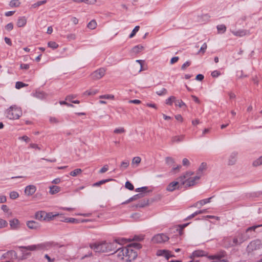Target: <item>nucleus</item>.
Instances as JSON below:
<instances>
[{"label":"nucleus","mask_w":262,"mask_h":262,"mask_svg":"<svg viewBox=\"0 0 262 262\" xmlns=\"http://www.w3.org/2000/svg\"><path fill=\"white\" fill-rule=\"evenodd\" d=\"M124 241H126L125 238L116 239L113 243H107L103 242L102 243H95L91 245V248L95 252H109L115 251L117 248V244L121 245Z\"/></svg>","instance_id":"obj_1"},{"label":"nucleus","mask_w":262,"mask_h":262,"mask_svg":"<svg viewBox=\"0 0 262 262\" xmlns=\"http://www.w3.org/2000/svg\"><path fill=\"white\" fill-rule=\"evenodd\" d=\"M52 245L51 242H45L37 245H33L28 246H21L20 249L29 251H36L41 250H48Z\"/></svg>","instance_id":"obj_2"},{"label":"nucleus","mask_w":262,"mask_h":262,"mask_svg":"<svg viewBox=\"0 0 262 262\" xmlns=\"http://www.w3.org/2000/svg\"><path fill=\"white\" fill-rule=\"evenodd\" d=\"M22 115L20 108L15 105L10 106L7 111V117L10 119H17Z\"/></svg>","instance_id":"obj_3"},{"label":"nucleus","mask_w":262,"mask_h":262,"mask_svg":"<svg viewBox=\"0 0 262 262\" xmlns=\"http://www.w3.org/2000/svg\"><path fill=\"white\" fill-rule=\"evenodd\" d=\"M123 250L125 253L124 260L126 261H132L137 257V252L133 250L131 246L124 247Z\"/></svg>","instance_id":"obj_4"},{"label":"nucleus","mask_w":262,"mask_h":262,"mask_svg":"<svg viewBox=\"0 0 262 262\" xmlns=\"http://www.w3.org/2000/svg\"><path fill=\"white\" fill-rule=\"evenodd\" d=\"M262 248V241L259 239H255L251 241L247 247V252L248 253H252L255 250Z\"/></svg>","instance_id":"obj_5"},{"label":"nucleus","mask_w":262,"mask_h":262,"mask_svg":"<svg viewBox=\"0 0 262 262\" xmlns=\"http://www.w3.org/2000/svg\"><path fill=\"white\" fill-rule=\"evenodd\" d=\"M249 236L247 237L245 234L239 232L236 234L235 236L232 237L233 243L235 246L241 245L243 243L246 241Z\"/></svg>","instance_id":"obj_6"},{"label":"nucleus","mask_w":262,"mask_h":262,"mask_svg":"<svg viewBox=\"0 0 262 262\" xmlns=\"http://www.w3.org/2000/svg\"><path fill=\"white\" fill-rule=\"evenodd\" d=\"M168 236L164 233H159L155 235L152 238V242L156 244H161L168 241L169 239Z\"/></svg>","instance_id":"obj_7"},{"label":"nucleus","mask_w":262,"mask_h":262,"mask_svg":"<svg viewBox=\"0 0 262 262\" xmlns=\"http://www.w3.org/2000/svg\"><path fill=\"white\" fill-rule=\"evenodd\" d=\"M106 69L104 68H101L95 71L91 74V77L94 80H98L101 78L105 74Z\"/></svg>","instance_id":"obj_8"},{"label":"nucleus","mask_w":262,"mask_h":262,"mask_svg":"<svg viewBox=\"0 0 262 262\" xmlns=\"http://www.w3.org/2000/svg\"><path fill=\"white\" fill-rule=\"evenodd\" d=\"M233 238L232 237H225L223 240V245L226 248H231L232 247H234L235 245L232 243Z\"/></svg>","instance_id":"obj_9"},{"label":"nucleus","mask_w":262,"mask_h":262,"mask_svg":"<svg viewBox=\"0 0 262 262\" xmlns=\"http://www.w3.org/2000/svg\"><path fill=\"white\" fill-rule=\"evenodd\" d=\"M27 227L33 230H37L40 228V225L39 223L34 221H29L26 223Z\"/></svg>","instance_id":"obj_10"},{"label":"nucleus","mask_w":262,"mask_h":262,"mask_svg":"<svg viewBox=\"0 0 262 262\" xmlns=\"http://www.w3.org/2000/svg\"><path fill=\"white\" fill-rule=\"evenodd\" d=\"M36 190V187L35 186L30 185L25 188V193L28 196H30L33 195L35 192Z\"/></svg>","instance_id":"obj_11"},{"label":"nucleus","mask_w":262,"mask_h":262,"mask_svg":"<svg viewBox=\"0 0 262 262\" xmlns=\"http://www.w3.org/2000/svg\"><path fill=\"white\" fill-rule=\"evenodd\" d=\"M179 183H181L179 181L178 182L173 181V182H171L167 186L166 190L168 191L171 192V191H174L176 189H179Z\"/></svg>","instance_id":"obj_12"},{"label":"nucleus","mask_w":262,"mask_h":262,"mask_svg":"<svg viewBox=\"0 0 262 262\" xmlns=\"http://www.w3.org/2000/svg\"><path fill=\"white\" fill-rule=\"evenodd\" d=\"M237 152L236 151L232 152L229 157L228 164L229 165H234L236 161Z\"/></svg>","instance_id":"obj_13"},{"label":"nucleus","mask_w":262,"mask_h":262,"mask_svg":"<svg viewBox=\"0 0 262 262\" xmlns=\"http://www.w3.org/2000/svg\"><path fill=\"white\" fill-rule=\"evenodd\" d=\"M10 226L12 230H18L20 227V222L18 220L14 219L10 221Z\"/></svg>","instance_id":"obj_14"},{"label":"nucleus","mask_w":262,"mask_h":262,"mask_svg":"<svg viewBox=\"0 0 262 262\" xmlns=\"http://www.w3.org/2000/svg\"><path fill=\"white\" fill-rule=\"evenodd\" d=\"M32 96L39 99H44L46 98L47 94L43 91H36L35 93H32Z\"/></svg>","instance_id":"obj_15"},{"label":"nucleus","mask_w":262,"mask_h":262,"mask_svg":"<svg viewBox=\"0 0 262 262\" xmlns=\"http://www.w3.org/2000/svg\"><path fill=\"white\" fill-rule=\"evenodd\" d=\"M157 255L162 256L166 258V259H168L170 257L173 256L172 255L170 254L169 251L166 250H160L157 251Z\"/></svg>","instance_id":"obj_16"},{"label":"nucleus","mask_w":262,"mask_h":262,"mask_svg":"<svg viewBox=\"0 0 262 262\" xmlns=\"http://www.w3.org/2000/svg\"><path fill=\"white\" fill-rule=\"evenodd\" d=\"M182 185H185L186 187H190L195 184V181L192 178H188L186 180L180 182Z\"/></svg>","instance_id":"obj_17"},{"label":"nucleus","mask_w":262,"mask_h":262,"mask_svg":"<svg viewBox=\"0 0 262 262\" xmlns=\"http://www.w3.org/2000/svg\"><path fill=\"white\" fill-rule=\"evenodd\" d=\"M226 255V252L224 251H221L216 254L209 256V258L210 259H219L221 260L222 258L225 257Z\"/></svg>","instance_id":"obj_18"},{"label":"nucleus","mask_w":262,"mask_h":262,"mask_svg":"<svg viewBox=\"0 0 262 262\" xmlns=\"http://www.w3.org/2000/svg\"><path fill=\"white\" fill-rule=\"evenodd\" d=\"M123 250H124V247H119L118 248H117L116 250L113 252L117 253V256L120 259L124 260L125 253L124 252Z\"/></svg>","instance_id":"obj_19"},{"label":"nucleus","mask_w":262,"mask_h":262,"mask_svg":"<svg viewBox=\"0 0 262 262\" xmlns=\"http://www.w3.org/2000/svg\"><path fill=\"white\" fill-rule=\"evenodd\" d=\"M27 23V19L25 16L19 17L17 21L18 27H23Z\"/></svg>","instance_id":"obj_20"},{"label":"nucleus","mask_w":262,"mask_h":262,"mask_svg":"<svg viewBox=\"0 0 262 262\" xmlns=\"http://www.w3.org/2000/svg\"><path fill=\"white\" fill-rule=\"evenodd\" d=\"M45 215L46 212L45 211H38L35 213V219L38 220H46Z\"/></svg>","instance_id":"obj_21"},{"label":"nucleus","mask_w":262,"mask_h":262,"mask_svg":"<svg viewBox=\"0 0 262 262\" xmlns=\"http://www.w3.org/2000/svg\"><path fill=\"white\" fill-rule=\"evenodd\" d=\"M193 174V172L191 171H188L186 172L184 175L179 177L178 179L180 182H181L185 180V179H187L188 178H189V177L192 176Z\"/></svg>","instance_id":"obj_22"},{"label":"nucleus","mask_w":262,"mask_h":262,"mask_svg":"<svg viewBox=\"0 0 262 262\" xmlns=\"http://www.w3.org/2000/svg\"><path fill=\"white\" fill-rule=\"evenodd\" d=\"M129 164V161L128 160H125L122 161L120 164V169L123 171L126 169Z\"/></svg>","instance_id":"obj_23"},{"label":"nucleus","mask_w":262,"mask_h":262,"mask_svg":"<svg viewBox=\"0 0 262 262\" xmlns=\"http://www.w3.org/2000/svg\"><path fill=\"white\" fill-rule=\"evenodd\" d=\"M60 190V188L57 186L53 185L50 187V193L54 194L58 193Z\"/></svg>","instance_id":"obj_24"},{"label":"nucleus","mask_w":262,"mask_h":262,"mask_svg":"<svg viewBox=\"0 0 262 262\" xmlns=\"http://www.w3.org/2000/svg\"><path fill=\"white\" fill-rule=\"evenodd\" d=\"M113 180H114L112 179H107L102 180L99 181L97 182L94 183L93 186H95V187L99 186L101 185H102L106 182H110V181H111Z\"/></svg>","instance_id":"obj_25"},{"label":"nucleus","mask_w":262,"mask_h":262,"mask_svg":"<svg viewBox=\"0 0 262 262\" xmlns=\"http://www.w3.org/2000/svg\"><path fill=\"white\" fill-rule=\"evenodd\" d=\"M206 168H207V164L206 163H204V162L201 163V164L200 165V166L198 169L197 174H199V173H201L202 174L203 171L204 170H206Z\"/></svg>","instance_id":"obj_26"},{"label":"nucleus","mask_w":262,"mask_h":262,"mask_svg":"<svg viewBox=\"0 0 262 262\" xmlns=\"http://www.w3.org/2000/svg\"><path fill=\"white\" fill-rule=\"evenodd\" d=\"M213 197V196H212V197H210V198H209L207 199H203V200L199 201V203H200V207H201L202 206H203L207 203H210L211 202V200L212 199V198Z\"/></svg>","instance_id":"obj_27"},{"label":"nucleus","mask_w":262,"mask_h":262,"mask_svg":"<svg viewBox=\"0 0 262 262\" xmlns=\"http://www.w3.org/2000/svg\"><path fill=\"white\" fill-rule=\"evenodd\" d=\"M46 3H47V0H43V1H38V2L33 4V5H32L31 8H36L38 7L46 4Z\"/></svg>","instance_id":"obj_28"},{"label":"nucleus","mask_w":262,"mask_h":262,"mask_svg":"<svg viewBox=\"0 0 262 262\" xmlns=\"http://www.w3.org/2000/svg\"><path fill=\"white\" fill-rule=\"evenodd\" d=\"M176 101V98L174 96H170L166 100V104L171 105L173 102Z\"/></svg>","instance_id":"obj_29"},{"label":"nucleus","mask_w":262,"mask_h":262,"mask_svg":"<svg viewBox=\"0 0 262 262\" xmlns=\"http://www.w3.org/2000/svg\"><path fill=\"white\" fill-rule=\"evenodd\" d=\"M165 162L166 164L170 166L174 163V160L172 157H167L165 158Z\"/></svg>","instance_id":"obj_30"},{"label":"nucleus","mask_w":262,"mask_h":262,"mask_svg":"<svg viewBox=\"0 0 262 262\" xmlns=\"http://www.w3.org/2000/svg\"><path fill=\"white\" fill-rule=\"evenodd\" d=\"M143 46L141 45H137L132 49V51L135 53H138L143 49Z\"/></svg>","instance_id":"obj_31"},{"label":"nucleus","mask_w":262,"mask_h":262,"mask_svg":"<svg viewBox=\"0 0 262 262\" xmlns=\"http://www.w3.org/2000/svg\"><path fill=\"white\" fill-rule=\"evenodd\" d=\"M82 172V170L80 168H77L74 170L73 171H72L70 174L73 177H76L79 174H80Z\"/></svg>","instance_id":"obj_32"},{"label":"nucleus","mask_w":262,"mask_h":262,"mask_svg":"<svg viewBox=\"0 0 262 262\" xmlns=\"http://www.w3.org/2000/svg\"><path fill=\"white\" fill-rule=\"evenodd\" d=\"M184 136H174L172 138V142H179L183 140Z\"/></svg>","instance_id":"obj_33"},{"label":"nucleus","mask_w":262,"mask_h":262,"mask_svg":"<svg viewBox=\"0 0 262 262\" xmlns=\"http://www.w3.org/2000/svg\"><path fill=\"white\" fill-rule=\"evenodd\" d=\"M97 26V23L95 20H92L88 24V27L90 29H94Z\"/></svg>","instance_id":"obj_34"},{"label":"nucleus","mask_w":262,"mask_h":262,"mask_svg":"<svg viewBox=\"0 0 262 262\" xmlns=\"http://www.w3.org/2000/svg\"><path fill=\"white\" fill-rule=\"evenodd\" d=\"M20 5V2L18 0H12L10 1L9 5L11 7H17Z\"/></svg>","instance_id":"obj_35"},{"label":"nucleus","mask_w":262,"mask_h":262,"mask_svg":"<svg viewBox=\"0 0 262 262\" xmlns=\"http://www.w3.org/2000/svg\"><path fill=\"white\" fill-rule=\"evenodd\" d=\"M233 34L236 36H243L245 35V32L244 30H238L237 31H232Z\"/></svg>","instance_id":"obj_36"},{"label":"nucleus","mask_w":262,"mask_h":262,"mask_svg":"<svg viewBox=\"0 0 262 262\" xmlns=\"http://www.w3.org/2000/svg\"><path fill=\"white\" fill-rule=\"evenodd\" d=\"M216 28L219 32L224 33L226 31V27L224 25H218Z\"/></svg>","instance_id":"obj_37"},{"label":"nucleus","mask_w":262,"mask_h":262,"mask_svg":"<svg viewBox=\"0 0 262 262\" xmlns=\"http://www.w3.org/2000/svg\"><path fill=\"white\" fill-rule=\"evenodd\" d=\"M27 85V84L24 83L23 82L17 81L15 83V88L17 89H19Z\"/></svg>","instance_id":"obj_38"},{"label":"nucleus","mask_w":262,"mask_h":262,"mask_svg":"<svg viewBox=\"0 0 262 262\" xmlns=\"http://www.w3.org/2000/svg\"><path fill=\"white\" fill-rule=\"evenodd\" d=\"M262 164V156L253 162L254 166H257Z\"/></svg>","instance_id":"obj_39"},{"label":"nucleus","mask_w":262,"mask_h":262,"mask_svg":"<svg viewBox=\"0 0 262 262\" xmlns=\"http://www.w3.org/2000/svg\"><path fill=\"white\" fill-rule=\"evenodd\" d=\"M98 92L97 90H90L85 91L83 94L84 95H94Z\"/></svg>","instance_id":"obj_40"},{"label":"nucleus","mask_w":262,"mask_h":262,"mask_svg":"<svg viewBox=\"0 0 262 262\" xmlns=\"http://www.w3.org/2000/svg\"><path fill=\"white\" fill-rule=\"evenodd\" d=\"M144 196V194L143 193H139V194H137L136 195H134V196H133L132 197L130 198V200H133V201H136V200H137L142 197H143Z\"/></svg>","instance_id":"obj_41"},{"label":"nucleus","mask_w":262,"mask_h":262,"mask_svg":"<svg viewBox=\"0 0 262 262\" xmlns=\"http://www.w3.org/2000/svg\"><path fill=\"white\" fill-rule=\"evenodd\" d=\"M140 27L139 26H136L134 29L133 30L132 33L129 36L130 38L133 37L136 34V33L139 31Z\"/></svg>","instance_id":"obj_42"},{"label":"nucleus","mask_w":262,"mask_h":262,"mask_svg":"<svg viewBox=\"0 0 262 262\" xmlns=\"http://www.w3.org/2000/svg\"><path fill=\"white\" fill-rule=\"evenodd\" d=\"M48 47L53 49H55L58 47V45L54 41H49L48 43Z\"/></svg>","instance_id":"obj_43"},{"label":"nucleus","mask_w":262,"mask_h":262,"mask_svg":"<svg viewBox=\"0 0 262 262\" xmlns=\"http://www.w3.org/2000/svg\"><path fill=\"white\" fill-rule=\"evenodd\" d=\"M141 159L140 157H136L133 159L132 161V165H134V164L138 165L141 162Z\"/></svg>","instance_id":"obj_44"},{"label":"nucleus","mask_w":262,"mask_h":262,"mask_svg":"<svg viewBox=\"0 0 262 262\" xmlns=\"http://www.w3.org/2000/svg\"><path fill=\"white\" fill-rule=\"evenodd\" d=\"M125 187L126 188L129 189V190H133L134 189L133 185L129 181L126 182L125 184Z\"/></svg>","instance_id":"obj_45"},{"label":"nucleus","mask_w":262,"mask_h":262,"mask_svg":"<svg viewBox=\"0 0 262 262\" xmlns=\"http://www.w3.org/2000/svg\"><path fill=\"white\" fill-rule=\"evenodd\" d=\"M167 93V91L165 88H162L161 90L156 92V94L159 96H162L166 95Z\"/></svg>","instance_id":"obj_46"},{"label":"nucleus","mask_w":262,"mask_h":262,"mask_svg":"<svg viewBox=\"0 0 262 262\" xmlns=\"http://www.w3.org/2000/svg\"><path fill=\"white\" fill-rule=\"evenodd\" d=\"M57 215V214L53 215L51 212L48 213H46L45 217L46 220H50L53 219L55 216H56Z\"/></svg>","instance_id":"obj_47"},{"label":"nucleus","mask_w":262,"mask_h":262,"mask_svg":"<svg viewBox=\"0 0 262 262\" xmlns=\"http://www.w3.org/2000/svg\"><path fill=\"white\" fill-rule=\"evenodd\" d=\"M261 226H262V224L250 227L246 229V232H248L251 231H255V230L256 228H257L258 227H261Z\"/></svg>","instance_id":"obj_48"},{"label":"nucleus","mask_w":262,"mask_h":262,"mask_svg":"<svg viewBox=\"0 0 262 262\" xmlns=\"http://www.w3.org/2000/svg\"><path fill=\"white\" fill-rule=\"evenodd\" d=\"M19 196L18 193L16 191H12L10 193V198L11 199H15Z\"/></svg>","instance_id":"obj_49"},{"label":"nucleus","mask_w":262,"mask_h":262,"mask_svg":"<svg viewBox=\"0 0 262 262\" xmlns=\"http://www.w3.org/2000/svg\"><path fill=\"white\" fill-rule=\"evenodd\" d=\"M75 3L84 2L86 4H92L94 3V0H73Z\"/></svg>","instance_id":"obj_50"},{"label":"nucleus","mask_w":262,"mask_h":262,"mask_svg":"<svg viewBox=\"0 0 262 262\" xmlns=\"http://www.w3.org/2000/svg\"><path fill=\"white\" fill-rule=\"evenodd\" d=\"M176 105L179 106L180 107H182L183 106H186V104L182 100H177L176 101Z\"/></svg>","instance_id":"obj_51"},{"label":"nucleus","mask_w":262,"mask_h":262,"mask_svg":"<svg viewBox=\"0 0 262 262\" xmlns=\"http://www.w3.org/2000/svg\"><path fill=\"white\" fill-rule=\"evenodd\" d=\"M148 203V201H143V202H141L140 203H138L136 205V207H139L142 208L144 207L146 205H147Z\"/></svg>","instance_id":"obj_52"},{"label":"nucleus","mask_w":262,"mask_h":262,"mask_svg":"<svg viewBox=\"0 0 262 262\" xmlns=\"http://www.w3.org/2000/svg\"><path fill=\"white\" fill-rule=\"evenodd\" d=\"M207 48V44L206 43H203V45L201 46L200 50L199 51V53H204L206 51V50Z\"/></svg>","instance_id":"obj_53"},{"label":"nucleus","mask_w":262,"mask_h":262,"mask_svg":"<svg viewBox=\"0 0 262 262\" xmlns=\"http://www.w3.org/2000/svg\"><path fill=\"white\" fill-rule=\"evenodd\" d=\"M211 75L212 77L215 78L220 76L221 75V73L220 71L217 70H214L213 72H212Z\"/></svg>","instance_id":"obj_54"},{"label":"nucleus","mask_w":262,"mask_h":262,"mask_svg":"<svg viewBox=\"0 0 262 262\" xmlns=\"http://www.w3.org/2000/svg\"><path fill=\"white\" fill-rule=\"evenodd\" d=\"M7 224L8 223L5 220L0 219V228L6 227Z\"/></svg>","instance_id":"obj_55"},{"label":"nucleus","mask_w":262,"mask_h":262,"mask_svg":"<svg viewBox=\"0 0 262 262\" xmlns=\"http://www.w3.org/2000/svg\"><path fill=\"white\" fill-rule=\"evenodd\" d=\"M129 246H131L132 248L134 247L136 249L139 250L141 248V245L139 243H133Z\"/></svg>","instance_id":"obj_56"},{"label":"nucleus","mask_w":262,"mask_h":262,"mask_svg":"<svg viewBox=\"0 0 262 262\" xmlns=\"http://www.w3.org/2000/svg\"><path fill=\"white\" fill-rule=\"evenodd\" d=\"M13 24L12 23H10L8 24L5 26V29L8 31L12 30L13 29Z\"/></svg>","instance_id":"obj_57"},{"label":"nucleus","mask_w":262,"mask_h":262,"mask_svg":"<svg viewBox=\"0 0 262 262\" xmlns=\"http://www.w3.org/2000/svg\"><path fill=\"white\" fill-rule=\"evenodd\" d=\"M108 169L107 165H105L99 171L100 173H103L107 171Z\"/></svg>","instance_id":"obj_58"},{"label":"nucleus","mask_w":262,"mask_h":262,"mask_svg":"<svg viewBox=\"0 0 262 262\" xmlns=\"http://www.w3.org/2000/svg\"><path fill=\"white\" fill-rule=\"evenodd\" d=\"M124 132L125 130L123 127L116 128L114 131V133L115 134H121L124 133Z\"/></svg>","instance_id":"obj_59"},{"label":"nucleus","mask_w":262,"mask_h":262,"mask_svg":"<svg viewBox=\"0 0 262 262\" xmlns=\"http://www.w3.org/2000/svg\"><path fill=\"white\" fill-rule=\"evenodd\" d=\"M114 96L112 95H101L100 96V98H105V99H113L114 98Z\"/></svg>","instance_id":"obj_60"},{"label":"nucleus","mask_w":262,"mask_h":262,"mask_svg":"<svg viewBox=\"0 0 262 262\" xmlns=\"http://www.w3.org/2000/svg\"><path fill=\"white\" fill-rule=\"evenodd\" d=\"M182 163L183 166H189L190 165V162L189 160L187 158H184L182 160Z\"/></svg>","instance_id":"obj_61"},{"label":"nucleus","mask_w":262,"mask_h":262,"mask_svg":"<svg viewBox=\"0 0 262 262\" xmlns=\"http://www.w3.org/2000/svg\"><path fill=\"white\" fill-rule=\"evenodd\" d=\"M30 68V66L28 64L22 63L20 65V68L23 70H28Z\"/></svg>","instance_id":"obj_62"},{"label":"nucleus","mask_w":262,"mask_h":262,"mask_svg":"<svg viewBox=\"0 0 262 262\" xmlns=\"http://www.w3.org/2000/svg\"><path fill=\"white\" fill-rule=\"evenodd\" d=\"M190 65V61H186L184 64H182L181 67V69L182 70H184L186 67H189Z\"/></svg>","instance_id":"obj_63"},{"label":"nucleus","mask_w":262,"mask_h":262,"mask_svg":"<svg viewBox=\"0 0 262 262\" xmlns=\"http://www.w3.org/2000/svg\"><path fill=\"white\" fill-rule=\"evenodd\" d=\"M179 59V58L178 56H175V57H172L170 61V64H174V63L177 62L178 61Z\"/></svg>","instance_id":"obj_64"}]
</instances>
